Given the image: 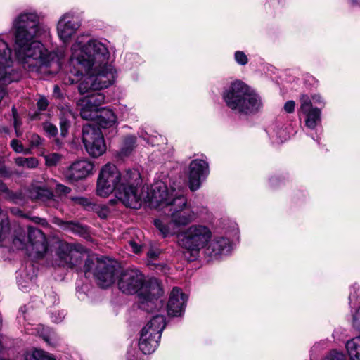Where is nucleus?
<instances>
[{
  "instance_id": "nucleus-40",
  "label": "nucleus",
  "mask_w": 360,
  "mask_h": 360,
  "mask_svg": "<svg viewBox=\"0 0 360 360\" xmlns=\"http://www.w3.org/2000/svg\"><path fill=\"white\" fill-rule=\"evenodd\" d=\"M71 189L62 184H57L56 187V192L59 195H67L70 192Z\"/></svg>"
},
{
  "instance_id": "nucleus-18",
  "label": "nucleus",
  "mask_w": 360,
  "mask_h": 360,
  "mask_svg": "<svg viewBox=\"0 0 360 360\" xmlns=\"http://www.w3.org/2000/svg\"><path fill=\"white\" fill-rule=\"evenodd\" d=\"M187 301L186 295L179 288H174L170 293L167 311L169 316H180L184 310Z\"/></svg>"
},
{
  "instance_id": "nucleus-25",
  "label": "nucleus",
  "mask_w": 360,
  "mask_h": 360,
  "mask_svg": "<svg viewBox=\"0 0 360 360\" xmlns=\"http://www.w3.org/2000/svg\"><path fill=\"white\" fill-rule=\"evenodd\" d=\"M345 348L350 360H360V335L347 341Z\"/></svg>"
},
{
  "instance_id": "nucleus-28",
  "label": "nucleus",
  "mask_w": 360,
  "mask_h": 360,
  "mask_svg": "<svg viewBox=\"0 0 360 360\" xmlns=\"http://www.w3.org/2000/svg\"><path fill=\"white\" fill-rule=\"evenodd\" d=\"M25 360H56L49 353L41 350L35 349L32 352L27 353L25 357Z\"/></svg>"
},
{
  "instance_id": "nucleus-23",
  "label": "nucleus",
  "mask_w": 360,
  "mask_h": 360,
  "mask_svg": "<svg viewBox=\"0 0 360 360\" xmlns=\"http://www.w3.org/2000/svg\"><path fill=\"white\" fill-rule=\"evenodd\" d=\"M27 196L32 200L46 201L53 197V193L46 188L31 186L27 191Z\"/></svg>"
},
{
  "instance_id": "nucleus-19",
  "label": "nucleus",
  "mask_w": 360,
  "mask_h": 360,
  "mask_svg": "<svg viewBox=\"0 0 360 360\" xmlns=\"http://www.w3.org/2000/svg\"><path fill=\"white\" fill-rule=\"evenodd\" d=\"M166 325L165 316L156 315L153 316L146 324L142 330H146V333L153 338L160 339L161 334Z\"/></svg>"
},
{
  "instance_id": "nucleus-8",
  "label": "nucleus",
  "mask_w": 360,
  "mask_h": 360,
  "mask_svg": "<svg viewBox=\"0 0 360 360\" xmlns=\"http://www.w3.org/2000/svg\"><path fill=\"white\" fill-rule=\"evenodd\" d=\"M84 70L86 74L82 77L78 86V90L81 94L107 88L115 79L113 68H107L106 71Z\"/></svg>"
},
{
  "instance_id": "nucleus-38",
  "label": "nucleus",
  "mask_w": 360,
  "mask_h": 360,
  "mask_svg": "<svg viewBox=\"0 0 360 360\" xmlns=\"http://www.w3.org/2000/svg\"><path fill=\"white\" fill-rule=\"evenodd\" d=\"M235 60L238 64L242 65L247 64L248 62L247 56L244 52L240 51L235 53Z\"/></svg>"
},
{
  "instance_id": "nucleus-17",
  "label": "nucleus",
  "mask_w": 360,
  "mask_h": 360,
  "mask_svg": "<svg viewBox=\"0 0 360 360\" xmlns=\"http://www.w3.org/2000/svg\"><path fill=\"white\" fill-rule=\"evenodd\" d=\"M58 256L61 260V265L73 268L80 264L81 254L71 244L62 243L58 250Z\"/></svg>"
},
{
  "instance_id": "nucleus-42",
  "label": "nucleus",
  "mask_w": 360,
  "mask_h": 360,
  "mask_svg": "<svg viewBox=\"0 0 360 360\" xmlns=\"http://www.w3.org/2000/svg\"><path fill=\"white\" fill-rule=\"evenodd\" d=\"M295 103L293 101H288L284 105V110L288 113H292L295 110Z\"/></svg>"
},
{
  "instance_id": "nucleus-26",
  "label": "nucleus",
  "mask_w": 360,
  "mask_h": 360,
  "mask_svg": "<svg viewBox=\"0 0 360 360\" xmlns=\"http://www.w3.org/2000/svg\"><path fill=\"white\" fill-rule=\"evenodd\" d=\"M83 98L89 105H92L94 108L101 110L99 107L105 103V96L103 93L97 92Z\"/></svg>"
},
{
  "instance_id": "nucleus-3",
  "label": "nucleus",
  "mask_w": 360,
  "mask_h": 360,
  "mask_svg": "<svg viewBox=\"0 0 360 360\" xmlns=\"http://www.w3.org/2000/svg\"><path fill=\"white\" fill-rule=\"evenodd\" d=\"M140 183L141 175L136 169H128L122 174L114 164L107 163L99 172L96 193L106 198L115 191L117 198L126 207L137 209L141 204L138 191Z\"/></svg>"
},
{
  "instance_id": "nucleus-36",
  "label": "nucleus",
  "mask_w": 360,
  "mask_h": 360,
  "mask_svg": "<svg viewBox=\"0 0 360 360\" xmlns=\"http://www.w3.org/2000/svg\"><path fill=\"white\" fill-rule=\"evenodd\" d=\"M44 130L51 136H55L58 134L56 126L51 122H46L43 124Z\"/></svg>"
},
{
  "instance_id": "nucleus-4",
  "label": "nucleus",
  "mask_w": 360,
  "mask_h": 360,
  "mask_svg": "<svg viewBox=\"0 0 360 360\" xmlns=\"http://www.w3.org/2000/svg\"><path fill=\"white\" fill-rule=\"evenodd\" d=\"M117 285L126 294H134L139 290V307L145 311L153 309L158 298L163 294L162 289L156 278H151L144 284V276L138 269H126L119 273Z\"/></svg>"
},
{
  "instance_id": "nucleus-22",
  "label": "nucleus",
  "mask_w": 360,
  "mask_h": 360,
  "mask_svg": "<svg viewBox=\"0 0 360 360\" xmlns=\"http://www.w3.org/2000/svg\"><path fill=\"white\" fill-rule=\"evenodd\" d=\"M98 122L102 128H109L115 124L117 117L110 109L102 108L98 113Z\"/></svg>"
},
{
  "instance_id": "nucleus-50",
  "label": "nucleus",
  "mask_w": 360,
  "mask_h": 360,
  "mask_svg": "<svg viewBox=\"0 0 360 360\" xmlns=\"http://www.w3.org/2000/svg\"><path fill=\"white\" fill-rule=\"evenodd\" d=\"M148 256L150 257H156V255L153 252L150 251L148 252Z\"/></svg>"
},
{
  "instance_id": "nucleus-20",
  "label": "nucleus",
  "mask_w": 360,
  "mask_h": 360,
  "mask_svg": "<svg viewBox=\"0 0 360 360\" xmlns=\"http://www.w3.org/2000/svg\"><path fill=\"white\" fill-rule=\"evenodd\" d=\"M146 330H141L139 342L140 350L145 354L153 353L158 347L160 339L153 338L146 333Z\"/></svg>"
},
{
  "instance_id": "nucleus-9",
  "label": "nucleus",
  "mask_w": 360,
  "mask_h": 360,
  "mask_svg": "<svg viewBox=\"0 0 360 360\" xmlns=\"http://www.w3.org/2000/svg\"><path fill=\"white\" fill-rule=\"evenodd\" d=\"M212 236V231L208 226L194 224L184 231L180 239V244L187 250L199 251L207 245Z\"/></svg>"
},
{
  "instance_id": "nucleus-43",
  "label": "nucleus",
  "mask_w": 360,
  "mask_h": 360,
  "mask_svg": "<svg viewBox=\"0 0 360 360\" xmlns=\"http://www.w3.org/2000/svg\"><path fill=\"white\" fill-rule=\"evenodd\" d=\"M13 174L12 171L8 170L6 166L0 162V175L3 176H10Z\"/></svg>"
},
{
  "instance_id": "nucleus-11",
  "label": "nucleus",
  "mask_w": 360,
  "mask_h": 360,
  "mask_svg": "<svg viewBox=\"0 0 360 360\" xmlns=\"http://www.w3.org/2000/svg\"><path fill=\"white\" fill-rule=\"evenodd\" d=\"M11 51L0 36V82L8 84L20 79V74L12 68Z\"/></svg>"
},
{
  "instance_id": "nucleus-29",
  "label": "nucleus",
  "mask_w": 360,
  "mask_h": 360,
  "mask_svg": "<svg viewBox=\"0 0 360 360\" xmlns=\"http://www.w3.org/2000/svg\"><path fill=\"white\" fill-rule=\"evenodd\" d=\"M72 116L70 110H68L65 112V116L61 117L60 119V134L63 136H66L70 127V117Z\"/></svg>"
},
{
  "instance_id": "nucleus-32",
  "label": "nucleus",
  "mask_w": 360,
  "mask_h": 360,
  "mask_svg": "<svg viewBox=\"0 0 360 360\" xmlns=\"http://www.w3.org/2000/svg\"><path fill=\"white\" fill-rule=\"evenodd\" d=\"M0 191L7 193L8 197L14 201L15 203H20L22 200L21 193H14L9 191L6 184L0 183Z\"/></svg>"
},
{
  "instance_id": "nucleus-30",
  "label": "nucleus",
  "mask_w": 360,
  "mask_h": 360,
  "mask_svg": "<svg viewBox=\"0 0 360 360\" xmlns=\"http://www.w3.org/2000/svg\"><path fill=\"white\" fill-rule=\"evenodd\" d=\"M136 146V137L133 136H127L123 143L122 153L128 155Z\"/></svg>"
},
{
  "instance_id": "nucleus-44",
  "label": "nucleus",
  "mask_w": 360,
  "mask_h": 360,
  "mask_svg": "<svg viewBox=\"0 0 360 360\" xmlns=\"http://www.w3.org/2000/svg\"><path fill=\"white\" fill-rule=\"evenodd\" d=\"M353 325L356 328H359L360 326V307L353 316Z\"/></svg>"
},
{
  "instance_id": "nucleus-47",
  "label": "nucleus",
  "mask_w": 360,
  "mask_h": 360,
  "mask_svg": "<svg viewBox=\"0 0 360 360\" xmlns=\"http://www.w3.org/2000/svg\"><path fill=\"white\" fill-rule=\"evenodd\" d=\"M32 143L33 145L38 146L41 143V138L36 134L32 136Z\"/></svg>"
},
{
  "instance_id": "nucleus-52",
  "label": "nucleus",
  "mask_w": 360,
  "mask_h": 360,
  "mask_svg": "<svg viewBox=\"0 0 360 360\" xmlns=\"http://www.w3.org/2000/svg\"><path fill=\"white\" fill-rule=\"evenodd\" d=\"M44 340H45L48 344H51V343L49 342V338H48L47 337H44Z\"/></svg>"
},
{
  "instance_id": "nucleus-1",
  "label": "nucleus",
  "mask_w": 360,
  "mask_h": 360,
  "mask_svg": "<svg viewBox=\"0 0 360 360\" xmlns=\"http://www.w3.org/2000/svg\"><path fill=\"white\" fill-rule=\"evenodd\" d=\"M15 51L23 68L31 72L55 74L61 67L63 53L48 51L34 38L38 35L39 18L35 13L20 14L14 21Z\"/></svg>"
},
{
  "instance_id": "nucleus-34",
  "label": "nucleus",
  "mask_w": 360,
  "mask_h": 360,
  "mask_svg": "<svg viewBox=\"0 0 360 360\" xmlns=\"http://www.w3.org/2000/svg\"><path fill=\"white\" fill-rule=\"evenodd\" d=\"M229 244V240L225 238H221L219 240H217L213 243V250L215 252V254L221 253L224 248Z\"/></svg>"
},
{
  "instance_id": "nucleus-5",
  "label": "nucleus",
  "mask_w": 360,
  "mask_h": 360,
  "mask_svg": "<svg viewBox=\"0 0 360 360\" xmlns=\"http://www.w3.org/2000/svg\"><path fill=\"white\" fill-rule=\"evenodd\" d=\"M223 99L236 113L249 115L259 111L263 105L259 94L240 80H236L224 90Z\"/></svg>"
},
{
  "instance_id": "nucleus-31",
  "label": "nucleus",
  "mask_w": 360,
  "mask_h": 360,
  "mask_svg": "<svg viewBox=\"0 0 360 360\" xmlns=\"http://www.w3.org/2000/svg\"><path fill=\"white\" fill-rule=\"evenodd\" d=\"M72 200L82 206L87 210H92L93 209H98V205L91 202L89 199L83 197H76L72 198Z\"/></svg>"
},
{
  "instance_id": "nucleus-35",
  "label": "nucleus",
  "mask_w": 360,
  "mask_h": 360,
  "mask_svg": "<svg viewBox=\"0 0 360 360\" xmlns=\"http://www.w3.org/2000/svg\"><path fill=\"white\" fill-rule=\"evenodd\" d=\"M324 360H347L345 354L342 352H337L335 350L331 351L325 357Z\"/></svg>"
},
{
  "instance_id": "nucleus-48",
  "label": "nucleus",
  "mask_w": 360,
  "mask_h": 360,
  "mask_svg": "<svg viewBox=\"0 0 360 360\" xmlns=\"http://www.w3.org/2000/svg\"><path fill=\"white\" fill-rule=\"evenodd\" d=\"M11 212L13 214H15V215H22V211L19 210L17 208H13L11 209Z\"/></svg>"
},
{
  "instance_id": "nucleus-51",
  "label": "nucleus",
  "mask_w": 360,
  "mask_h": 360,
  "mask_svg": "<svg viewBox=\"0 0 360 360\" xmlns=\"http://www.w3.org/2000/svg\"><path fill=\"white\" fill-rule=\"evenodd\" d=\"M352 2L354 5L360 6V0H352Z\"/></svg>"
},
{
  "instance_id": "nucleus-7",
  "label": "nucleus",
  "mask_w": 360,
  "mask_h": 360,
  "mask_svg": "<svg viewBox=\"0 0 360 360\" xmlns=\"http://www.w3.org/2000/svg\"><path fill=\"white\" fill-rule=\"evenodd\" d=\"M13 246L18 250L25 249L36 257H41L47 251L48 243L44 233L39 229L29 226L27 236L19 229L13 240Z\"/></svg>"
},
{
  "instance_id": "nucleus-56",
  "label": "nucleus",
  "mask_w": 360,
  "mask_h": 360,
  "mask_svg": "<svg viewBox=\"0 0 360 360\" xmlns=\"http://www.w3.org/2000/svg\"><path fill=\"white\" fill-rule=\"evenodd\" d=\"M13 114L15 112V109L14 108H13Z\"/></svg>"
},
{
  "instance_id": "nucleus-13",
  "label": "nucleus",
  "mask_w": 360,
  "mask_h": 360,
  "mask_svg": "<svg viewBox=\"0 0 360 360\" xmlns=\"http://www.w3.org/2000/svg\"><path fill=\"white\" fill-rule=\"evenodd\" d=\"M300 106L298 113L304 117L305 125L311 129L316 128L321 122V111L318 108L312 106L311 98L309 96L303 94L300 98Z\"/></svg>"
},
{
  "instance_id": "nucleus-2",
  "label": "nucleus",
  "mask_w": 360,
  "mask_h": 360,
  "mask_svg": "<svg viewBox=\"0 0 360 360\" xmlns=\"http://www.w3.org/2000/svg\"><path fill=\"white\" fill-rule=\"evenodd\" d=\"M174 190L169 193L163 182H158L152 186L148 194V201L152 206L162 207L167 210L170 222L165 223L161 219H155L154 224L163 237L173 235L180 226H184L196 219V214L187 202V198L182 194H174Z\"/></svg>"
},
{
  "instance_id": "nucleus-16",
  "label": "nucleus",
  "mask_w": 360,
  "mask_h": 360,
  "mask_svg": "<svg viewBox=\"0 0 360 360\" xmlns=\"http://www.w3.org/2000/svg\"><path fill=\"white\" fill-rule=\"evenodd\" d=\"M80 24L70 13L64 14L59 20L57 32L59 38L64 42H68L76 33Z\"/></svg>"
},
{
  "instance_id": "nucleus-37",
  "label": "nucleus",
  "mask_w": 360,
  "mask_h": 360,
  "mask_svg": "<svg viewBox=\"0 0 360 360\" xmlns=\"http://www.w3.org/2000/svg\"><path fill=\"white\" fill-rule=\"evenodd\" d=\"M11 146L16 153H27L28 150H24V148L21 142L17 139H13L11 142Z\"/></svg>"
},
{
  "instance_id": "nucleus-27",
  "label": "nucleus",
  "mask_w": 360,
  "mask_h": 360,
  "mask_svg": "<svg viewBox=\"0 0 360 360\" xmlns=\"http://www.w3.org/2000/svg\"><path fill=\"white\" fill-rule=\"evenodd\" d=\"M15 163L18 167H26L27 169H34L39 165L38 160L34 157H18L15 159Z\"/></svg>"
},
{
  "instance_id": "nucleus-46",
  "label": "nucleus",
  "mask_w": 360,
  "mask_h": 360,
  "mask_svg": "<svg viewBox=\"0 0 360 360\" xmlns=\"http://www.w3.org/2000/svg\"><path fill=\"white\" fill-rule=\"evenodd\" d=\"M129 245L133 248V251L135 253H138L140 251L141 247L136 242L131 240Z\"/></svg>"
},
{
  "instance_id": "nucleus-53",
  "label": "nucleus",
  "mask_w": 360,
  "mask_h": 360,
  "mask_svg": "<svg viewBox=\"0 0 360 360\" xmlns=\"http://www.w3.org/2000/svg\"><path fill=\"white\" fill-rule=\"evenodd\" d=\"M69 82H70L71 84H72V83H74V82H75V80H74V79H71V78H69Z\"/></svg>"
},
{
  "instance_id": "nucleus-12",
  "label": "nucleus",
  "mask_w": 360,
  "mask_h": 360,
  "mask_svg": "<svg viewBox=\"0 0 360 360\" xmlns=\"http://www.w3.org/2000/svg\"><path fill=\"white\" fill-rule=\"evenodd\" d=\"M120 273L117 266L110 260H98L94 270L97 284L101 288H108L115 281V276Z\"/></svg>"
},
{
  "instance_id": "nucleus-41",
  "label": "nucleus",
  "mask_w": 360,
  "mask_h": 360,
  "mask_svg": "<svg viewBox=\"0 0 360 360\" xmlns=\"http://www.w3.org/2000/svg\"><path fill=\"white\" fill-rule=\"evenodd\" d=\"M49 105V101L45 97H40L37 101V107L40 110H45Z\"/></svg>"
},
{
  "instance_id": "nucleus-15",
  "label": "nucleus",
  "mask_w": 360,
  "mask_h": 360,
  "mask_svg": "<svg viewBox=\"0 0 360 360\" xmlns=\"http://www.w3.org/2000/svg\"><path fill=\"white\" fill-rule=\"evenodd\" d=\"M209 172L208 164L202 160H194L189 165V188L191 191L199 188L201 180L205 177Z\"/></svg>"
},
{
  "instance_id": "nucleus-33",
  "label": "nucleus",
  "mask_w": 360,
  "mask_h": 360,
  "mask_svg": "<svg viewBox=\"0 0 360 360\" xmlns=\"http://www.w3.org/2000/svg\"><path fill=\"white\" fill-rule=\"evenodd\" d=\"M46 165L49 167L56 166L62 158L61 155L53 153L45 155Z\"/></svg>"
},
{
  "instance_id": "nucleus-55",
  "label": "nucleus",
  "mask_w": 360,
  "mask_h": 360,
  "mask_svg": "<svg viewBox=\"0 0 360 360\" xmlns=\"http://www.w3.org/2000/svg\"><path fill=\"white\" fill-rule=\"evenodd\" d=\"M20 312H22V314H24V313H25V311L23 310V309H22V308H21V309H20Z\"/></svg>"
},
{
  "instance_id": "nucleus-14",
  "label": "nucleus",
  "mask_w": 360,
  "mask_h": 360,
  "mask_svg": "<svg viewBox=\"0 0 360 360\" xmlns=\"http://www.w3.org/2000/svg\"><path fill=\"white\" fill-rule=\"evenodd\" d=\"M94 164L86 160L74 162L63 172L65 178L72 182L87 177L94 169Z\"/></svg>"
},
{
  "instance_id": "nucleus-39",
  "label": "nucleus",
  "mask_w": 360,
  "mask_h": 360,
  "mask_svg": "<svg viewBox=\"0 0 360 360\" xmlns=\"http://www.w3.org/2000/svg\"><path fill=\"white\" fill-rule=\"evenodd\" d=\"M92 211L96 212L101 219H106L109 213L108 209L105 206L98 205V209H93Z\"/></svg>"
},
{
  "instance_id": "nucleus-6",
  "label": "nucleus",
  "mask_w": 360,
  "mask_h": 360,
  "mask_svg": "<svg viewBox=\"0 0 360 360\" xmlns=\"http://www.w3.org/2000/svg\"><path fill=\"white\" fill-rule=\"evenodd\" d=\"M72 60H75L82 68L106 71L107 68H112L108 63V48L97 40H89L82 46L75 43L72 46Z\"/></svg>"
},
{
  "instance_id": "nucleus-49",
  "label": "nucleus",
  "mask_w": 360,
  "mask_h": 360,
  "mask_svg": "<svg viewBox=\"0 0 360 360\" xmlns=\"http://www.w3.org/2000/svg\"><path fill=\"white\" fill-rule=\"evenodd\" d=\"M60 88L58 86H54L53 93L55 95H57V96H60Z\"/></svg>"
},
{
  "instance_id": "nucleus-10",
  "label": "nucleus",
  "mask_w": 360,
  "mask_h": 360,
  "mask_svg": "<svg viewBox=\"0 0 360 360\" xmlns=\"http://www.w3.org/2000/svg\"><path fill=\"white\" fill-rule=\"evenodd\" d=\"M82 142L86 152L92 157L97 158L103 155L106 146L100 128L94 124H86L82 131Z\"/></svg>"
},
{
  "instance_id": "nucleus-24",
  "label": "nucleus",
  "mask_w": 360,
  "mask_h": 360,
  "mask_svg": "<svg viewBox=\"0 0 360 360\" xmlns=\"http://www.w3.org/2000/svg\"><path fill=\"white\" fill-rule=\"evenodd\" d=\"M77 105L79 107L80 115L84 120H92L98 117L99 110L92 105H89L84 98L78 101Z\"/></svg>"
},
{
  "instance_id": "nucleus-54",
  "label": "nucleus",
  "mask_w": 360,
  "mask_h": 360,
  "mask_svg": "<svg viewBox=\"0 0 360 360\" xmlns=\"http://www.w3.org/2000/svg\"><path fill=\"white\" fill-rule=\"evenodd\" d=\"M2 349H3V345H2L1 341L0 340V352L2 350Z\"/></svg>"
},
{
  "instance_id": "nucleus-45",
  "label": "nucleus",
  "mask_w": 360,
  "mask_h": 360,
  "mask_svg": "<svg viewBox=\"0 0 360 360\" xmlns=\"http://www.w3.org/2000/svg\"><path fill=\"white\" fill-rule=\"evenodd\" d=\"M32 277H29L27 278V279H26L25 281V284L23 283V281H22V278H18V285L22 288H27L28 286H29V283L32 282Z\"/></svg>"
},
{
  "instance_id": "nucleus-21",
  "label": "nucleus",
  "mask_w": 360,
  "mask_h": 360,
  "mask_svg": "<svg viewBox=\"0 0 360 360\" xmlns=\"http://www.w3.org/2000/svg\"><path fill=\"white\" fill-rule=\"evenodd\" d=\"M55 223L65 231H71L82 236L88 234L87 227L75 221H63L60 219H56Z\"/></svg>"
}]
</instances>
